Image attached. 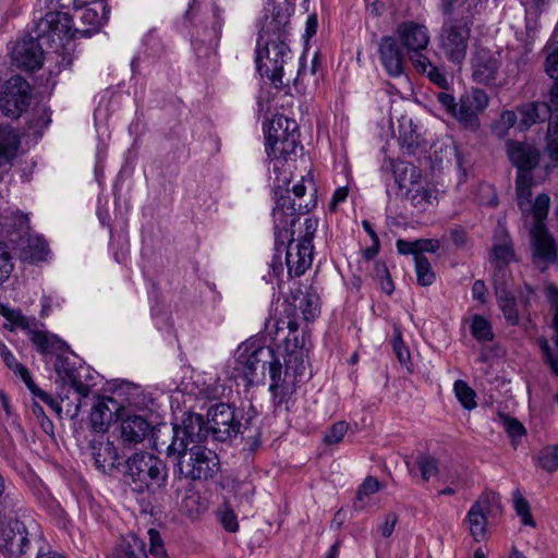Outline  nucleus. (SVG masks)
Returning <instances> with one entry per match:
<instances>
[{"label":"nucleus","instance_id":"f257e3e1","mask_svg":"<svg viewBox=\"0 0 558 558\" xmlns=\"http://www.w3.org/2000/svg\"><path fill=\"white\" fill-rule=\"evenodd\" d=\"M275 206L272 208L275 251L270 267L274 276L283 271L280 253L286 251V266L289 277L302 276L313 263V239L317 231L318 220L308 217L304 220L303 233L294 240L291 229L301 215L310 213L316 207V201L311 199L296 204L290 199V191L278 186L274 192Z\"/></svg>","mask_w":558,"mask_h":558},{"label":"nucleus","instance_id":"f03ea898","mask_svg":"<svg viewBox=\"0 0 558 558\" xmlns=\"http://www.w3.org/2000/svg\"><path fill=\"white\" fill-rule=\"evenodd\" d=\"M202 415L184 413L182 422L174 424L167 456L177 460L181 475L193 481L213 478L220 469L215 451L206 448V430L202 428Z\"/></svg>","mask_w":558,"mask_h":558},{"label":"nucleus","instance_id":"7ed1b4c3","mask_svg":"<svg viewBox=\"0 0 558 558\" xmlns=\"http://www.w3.org/2000/svg\"><path fill=\"white\" fill-rule=\"evenodd\" d=\"M254 416L243 409L232 404L218 402L207 410V422L202 417V428L206 430V438L211 435L217 441H227L242 435L247 439L251 450L260 445V432L254 426Z\"/></svg>","mask_w":558,"mask_h":558},{"label":"nucleus","instance_id":"20e7f679","mask_svg":"<svg viewBox=\"0 0 558 558\" xmlns=\"http://www.w3.org/2000/svg\"><path fill=\"white\" fill-rule=\"evenodd\" d=\"M276 362L277 354L271 347L262 344L257 339H248L236 348L228 368L231 378L243 379L250 386L263 383L267 368L271 377Z\"/></svg>","mask_w":558,"mask_h":558},{"label":"nucleus","instance_id":"39448f33","mask_svg":"<svg viewBox=\"0 0 558 558\" xmlns=\"http://www.w3.org/2000/svg\"><path fill=\"white\" fill-rule=\"evenodd\" d=\"M506 154L517 169L515 193L518 205L522 208L531 203L532 187L543 181V175L536 177L534 173L541 167L543 153L534 143L508 140Z\"/></svg>","mask_w":558,"mask_h":558},{"label":"nucleus","instance_id":"423d86ee","mask_svg":"<svg viewBox=\"0 0 558 558\" xmlns=\"http://www.w3.org/2000/svg\"><path fill=\"white\" fill-rule=\"evenodd\" d=\"M123 476L133 492L155 493L166 485L167 468L159 458L151 453L135 452L125 461Z\"/></svg>","mask_w":558,"mask_h":558},{"label":"nucleus","instance_id":"0eeeda50","mask_svg":"<svg viewBox=\"0 0 558 558\" xmlns=\"http://www.w3.org/2000/svg\"><path fill=\"white\" fill-rule=\"evenodd\" d=\"M185 17L195 28V43L205 44L216 50L221 38L223 11L210 0H190Z\"/></svg>","mask_w":558,"mask_h":558},{"label":"nucleus","instance_id":"6e6552de","mask_svg":"<svg viewBox=\"0 0 558 558\" xmlns=\"http://www.w3.org/2000/svg\"><path fill=\"white\" fill-rule=\"evenodd\" d=\"M54 45L52 53L58 64L59 73L62 68H68L72 64V58L64 51L59 52V48L64 49V41L61 40H48V38H40L36 34V38L29 37L17 41L12 51L13 63L25 71L34 72L43 66L45 59V51L43 45Z\"/></svg>","mask_w":558,"mask_h":558},{"label":"nucleus","instance_id":"1a4fd4ad","mask_svg":"<svg viewBox=\"0 0 558 558\" xmlns=\"http://www.w3.org/2000/svg\"><path fill=\"white\" fill-rule=\"evenodd\" d=\"M305 361L300 351L289 352L284 359V369L277 357L275 367H271V383L269 390L277 405L287 404L295 392L296 385L305 375Z\"/></svg>","mask_w":558,"mask_h":558},{"label":"nucleus","instance_id":"9d476101","mask_svg":"<svg viewBox=\"0 0 558 558\" xmlns=\"http://www.w3.org/2000/svg\"><path fill=\"white\" fill-rule=\"evenodd\" d=\"M300 145L299 124L284 114H276L269 123L265 150L270 159L287 160Z\"/></svg>","mask_w":558,"mask_h":558},{"label":"nucleus","instance_id":"9b49d317","mask_svg":"<svg viewBox=\"0 0 558 558\" xmlns=\"http://www.w3.org/2000/svg\"><path fill=\"white\" fill-rule=\"evenodd\" d=\"M291 58L289 41L262 43L257 39L255 58L257 71L262 76H267L276 87L282 85L283 68Z\"/></svg>","mask_w":558,"mask_h":558},{"label":"nucleus","instance_id":"f8f14e48","mask_svg":"<svg viewBox=\"0 0 558 558\" xmlns=\"http://www.w3.org/2000/svg\"><path fill=\"white\" fill-rule=\"evenodd\" d=\"M47 12L35 25V34L48 40L64 41L71 32V8L77 11L76 0H46Z\"/></svg>","mask_w":558,"mask_h":558},{"label":"nucleus","instance_id":"ddd939ff","mask_svg":"<svg viewBox=\"0 0 558 558\" xmlns=\"http://www.w3.org/2000/svg\"><path fill=\"white\" fill-rule=\"evenodd\" d=\"M471 27L465 19H447L439 32V49L451 63L461 65L465 60Z\"/></svg>","mask_w":558,"mask_h":558},{"label":"nucleus","instance_id":"4468645a","mask_svg":"<svg viewBox=\"0 0 558 558\" xmlns=\"http://www.w3.org/2000/svg\"><path fill=\"white\" fill-rule=\"evenodd\" d=\"M16 231L11 233V242L15 243L20 258L24 262L37 263L46 258L48 245L41 235L32 232L28 215L16 211L13 215Z\"/></svg>","mask_w":558,"mask_h":558},{"label":"nucleus","instance_id":"2eb2a0df","mask_svg":"<svg viewBox=\"0 0 558 558\" xmlns=\"http://www.w3.org/2000/svg\"><path fill=\"white\" fill-rule=\"evenodd\" d=\"M33 99L31 84L21 75H12L0 86V110L11 119H19Z\"/></svg>","mask_w":558,"mask_h":558},{"label":"nucleus","instance_id":"dca6fc26","mask_svg":"<svg viewBox=\"0 0 558 558\" xmlns=\"http://www.w3.org/2000/svg\"><path fill=\"white\" fill-rule=\"evenodd\" d=\"M3 316L13 328L26 331L28 339L41 354H50L63 350L66 343L56 335L38 328V322L34 317H27L19 310H7Z\"/></svg>","mask_w":558,"mask_h":558},{"label":"nucleus","instance_id":"f3484780","mask_svg":"<svg viewBox=\"0 0 558 558\" xmlns=\"http://www.w3.org/2000/svg\"><path fill=\"white\" fill-rule=\"evenodd\" d=\"M268 5H272V13L270 17H266L265 22L258 33V38L262 43H269L270 40L290 41V16L293 12V5L283 0H267Z\"/></svg>","mask_w":558,"mask_h":558},{"label":"nucleus","instance_id":"a211bd4d","mask_svg":"<svg viewBox=\"0 0 558 558\" xmlns=\"http://www.w3.org/2000/svg\"><path fill=\"white\" fill-rule=\"evenodd\" d=\"M109 10L104 1H96L89 7L82 8L80 11V26L74 27L71 16V32L64 36V41L75 38L77 35L88 38L98 33L100 27L107 22Z\"/></svg>","mask_w":558,"mask_h":558},{"label":"nucleus","instance_id":"6ab92c4d","mask_svg":"<svg viewBox=\"0 0 558 558\" xmlns=\"http://www.w3.org/2000/svg\"><path fill=\"white\" fill-rule=\"evenodd\" d=\"M501 66V56L486 48H478L471 58L472 78L477 84L494 85Z\"/></svg>","mask_w":558,"mask_h":558},{"label":"nucleus","instance_id":"aec40b11","mask_svg":"<svg viewBox=\"0 0 558 558\" xmlns=\"http://www.w3.org/2000/svg\"><path fill=\"white\" fill-rule=\"evenodd\" d=\"M488 105L487 94L480 88H472L464 93L459 102L454 117L464 128L474 130L478 126V113Z\"/></svg>","mask_w":558,"mask_h":558},{"label":"nucleus","instance_id":"412c9836","mask_svg":"<svg viewBox=\"0 0 558 558\" xmlns=\"http://www.w3.org/2000/svg\"><path fill=\"white\" fill-rule=\"evenodd\" d=\"M396 34L402 46L407 49L411 61L416 56H424L429 44V33L424 24L414 21H404L397 26Z\"/></svg>","mask_w":558,"mask_h":558},{"label":"nucleus","instance_id":"4be33fe9","mask_svg":"<svg viewBox=\"0 0 558 558\" xmlns=\"http://www.w3.org/2000/svg\"><path fill=\"white\" fill-rule=\"evenodd\" d=\"M495 499V494L483 493L468 511L464 522L468 524L470 534L475 542H482L486 538L487 514Z\"/></svg>","mask_w":558,"mask_h":558},{"label":"nucleus","instance_id":"5701e85b","mask_svg":"<svg viewBox=\"0 0 558 558\" xmlns=\"http://www.w3.org/2000/svg\"><path fill=\"white\" fill-rule=\"evenodd\" d=\"M378 56L388 75L399 77L404 73L407 61L397 38L392 36L381 37L378 44Z\"/></svg>","mask_w":558,"mask_h":558},{"label":"nucleus","instance_id":"b1692460","mask_svg":"<svg viewBox=\"0 0 558 558\" xmlns=\"http://www.w3.org/2000/svg\"><path fill=\"white\" fill-rule=\"evenodd\" d=\"M541 109L544 110V113H550V117L558 109V77L550 89L548 104L530 102L518 108L520 116V130H527L535 123L539 122L542 120Z\"/></svg>","mask_w":558,"mask_h":558},{"label":"nucleus","instance_id":"393cba45","mask_svg":"<svg viewBox=\"0 0 558 558\" xmlns=\"http://www.w3.org/2000/svg\"><path fill=\"white\" fill-rule=\"evenodd\" d=\"M531 242L535 262L547 265L557 260L556 243L546 226H532Z\"/></svg>","mask_w":558,"mask_h":558},{"label":"nucleus","instance_id":"a878e982","mask_svg":"<svg viewBox=\"0 0 558 558\" xmlns=\"http://www.w3.org/2000/svg\"><path fill=\"white\" fill-rule=\"evenodd\" d=\"M95 465L106 474H111L120 465V457L113 442L109 440L90 441Z\"/></svg>","mask_w":558,"mask_h":558},{"label":"nucleus","instance_id":"bb28decb","mask_svg":"<svg viewBox=\"0 0 558 558\" xmlns=\"http://www.w3.org/2000/svg\"><path fill=\"white\" fill-rule=\"evenodd\" d=\"M150 430V424L141 415H130L121 422L120 437L125 446L142 442Z\"/></svg>","mask_w":558,"mask_h":558},{"label":"nucleus","instance_id":"cd10ccee","mask_svg":"<svg viewBox=\"0 0 558 558\" xmlns=\"http://www.w3.org/2000/svg\"><path fill=\"white\" fill-rule=\"evenodd\" d=\"M117 410L118 404L112 398L98 399L89 415L92 429L96 433H106Z\"/></svg>","mask_w":558,"mask_h":558},{"label":"nucleus","instance_id":"c85d7f7f","mask_svg":"<svg viewBox=\"0 0 558 558\" xmlns=\"http://www.w3.org/2000/svg\"><path fill=\"white\" fill-rule=\"evenodd\" d=\"M545 150L551 163H546L543 167L542 180H545L553 169L558 167V109L549 119Z\"/></svg>","mask_w":558,"mask_h":558},{"label":"nucleus","instance_id":"c756f323","mask_svg":"<svg viewBox=\"0 0 558 558\" xmlns=\"http://www.w3.org/2000/svg\"><path fill=\"white\" fill-rule=\"evenodd\" d=\"M20 136L10 125H0V165L10 163L17 154Z\"/></svg>","mask_w":558,"mask_h":558},{"label":"nucleus","instance_id":"7c9ffc66","mask_svg":"<svg viewBox=\"0 0 558 558\" xmlns=\"http://www.w3.org/2000/svg\"><path fill=\"white\" fill-rule=\"evenodd\" d=\"M413 65L416 71L425 74L428 80L438 87L446 89L449 86L445 71L433 64L426 56H416V58H413Z\"/></svg>","mask_w":558,"mask_h":558},{"label":"nucleus","instance_id":"2f4dec72","mask_svg":"<svg viewBox=\"0 0 558 558\" xmlns=\"http://www.w3.org/2000/svg\"><path fill=\"white\" fill-rule=\"evenodd\" d=\"M117 558H147L146 545L135 534L123 537L116 549Z\"/></svg>","mask_w":558,"mask_h":558},{"label":"nucleus","instance_id":"473e14b6","mask_svg":"<svg viewBox=\"0 0 558 558\" xmlns=\"http://www.w3.org/2000/svg\"><path fill=\"white\" fill-rule=\"evenodd\" d=\"M497 302L505 319L511 326H517L520 323V315L517 308L515 298L504 288H498L496 291Z\"/></svg>","mask_w":558,"mask_h":558},{"label":"nucleus","instance_id":"72a5a7b5","mask_svg":"<svg viewBox=\"0 0 558 558\" xmlns=\"http://www.w3.org/2000/svg\"><path fill=\"white\" fill-rule=\"evenodd\" d=\"M392 173L396 184L399 189L407 187V182L414 185L420 178L418 169L409 162L397 161L392 162Z\"/></svg>","mask_w":558,"mask_h":558},{"label":"nucleus","instance_id":"f704fd0d","mask_svg":"<svg viewBox=\"0 0 558 558\" xmlns=\"http://www.w3.org/2000/svg\"><path fill=\"white\" fill-rule=\"evenodd\" d=\"M294 307L300 310L306 322L313 320L319 313L318 296L313 292H300L294 296Z\"/></svg>","mask_w":558,"mask_h":558},{"label":"nucleus","instance_id":"c9c22d12","mask_svg":"<svg viewBox=\"0 0 558 558\" xmlns=\"http://www.w3.org/2000/svg\"><path fill=\"white\" fill-rule=\"evenodd\" d=\"M14 373L20 376V378L25 383L31 392L38 397L43 402L50 405L52 409H58L59 404L52 399V397L46 391L41 390L33 380L28 369L21 363H19L14 368Z\"/></svg>","mask_w":558,"mask_h":558},{"label":"nucleus","instance_id":"e433bc0d","mask_svg":"<svg viewBox=\"0 0 558 558\" xmlns=\"http://www.w3.org/2000/svg\"><path fill=\"white\" fill-rule=\"evenodd\" d=\"M51 122V112L46 107L34 109L31 119L27 121V131L36 137H40Z\"/></svg>","mask_w":558,"mask_h":558},{"label":"nucleus","instance_id":"4c0bfd02","mask_svg":"<svg viewBox=\"0 0 558 558\" xmlns=\"http://www.w3.org/2000/svg\"><path fill=\"white\" fill-rule=\"evenodd\" d=\"M95 374L86 365H80L72 384V388L78 393L80 398L87 397L90 388L96 385Z\"/></svg>","mask_w":558,"mask_h":558},{"label":"nucleus","instance_id":"58836bf2","mask_svg":"<svg viewBox=\"0 0 558 558\" xmlns=\"http://www.w3.org/2000/svg\"><path fill=\"white\" fill-rule=\"evenodd\" d=\"M415 464L420 471L421 477L424 482H428L432 477L436 476L439 472V461L429 453H420L416 457Z\"/></svg>","mask_w":558,"mask_h":558},{"label":"nucleus","instance_id":"ea45409f","mask_svg":"<svg viewBox=\"0 0 558 558\" xmlns=\"http://www.w3.org/2000/svg\"><path fill=\"white\" fill-rule=\"evenodd\" d=\"M471 333L478 342L492 341L494 332L490 323L482 315H474L471 324Z\"/></svg>","mask_w":558,"mask_h":558},{"label":"nucleus","instance_id":"a19ab883","mask_svg":"<svg viewBox=\"0 0 558 558\" xmlns=\"http://www.w3.org/2000/svg\"><path fill=\"white\" fill-rule=\"evenodd\" d=\"M414 263L417 283L422 287L432 286L436 276L428 258L424 255L416 256Z\"/></svg>","mask_w":558,"mask_h":558},{"label":"nucleus","instance_id":"79ce46f5","mask_svg":"<svg viewBox=\"0 0 558 558\" xmlns=\"http://www.w3.org/2000/svg\"><path fill=\"white\" fill-rule=\"evenodd\" d=\"M453 390L461 405L466 410H473L477 403L475 401V391L462 379L454 381Z\"/></svg>","mask_w":558,"mask_h":558},{"label":"nucleus","instance_id":"37998d69","mask_svg":"<svg viewBox=\"0 0 558 558\" xmlns=\"http://www.w3.org/2000/svg\"><path fill=\"white\" fill-rule=\"evenodd\" d=\"M380 488H381V484L378 482L377 478H375L373 476H367L363 481V483L359 486L354 507L360 510L364 509L365 498L371 495H374Z\"/></svg>","mask_w":558,"mask_h":558},{"label":"nucleus","instance_id":"c03bdc74","mask_svg":"<svg viewBox=\"0 0 558 558\" xmlns=\"http://www.w3.org/2000/svg\"><path fill=\"white\" fill-rule=\"evenodd\" d=\"M21 506V499L10 493H5L4 478L0 474V517L14 513Z\"/></svg>","mask_w":558,"mask_h":558},{"label":"nucleus","instance_id":"a18cd8bd","mask_svg":"<svg viewBox=\"0 0 558 558\" xmlns=\"http://www.w3.org/2000/svg\"><path fill=\"white\" fill-rule=\"evenodd\" d=\"M549 205L550 197L547 194L542 193L536 196L532 204V215L534 219L533 226H546L545 220L548 215Z\"/></svg>","mask_w":558,"mask_h":558},{"label":"nucleus","instance_id":"49530a36","mask_svg":"<svg viewBox=\"0 0 558 558\" xmlns=\"http://www.w3.org/2000/svg\"><path fill=\"white\" fill-rule=\"evenodd\" d=\"M407 197L414 207L425 208L426 205L432 203L433 191L416 183L408 189Z\"/></svg>","mask_w":558,"mask_h":558},{"label":"nucleus","instance_id":"de8ad7c7","mask_svg":"<svg viewBox=\"0 0 558 558\" xmlns=\"http://www.w3.org/2000/svg\"><path fill=\"white\" fill-rule=\"evenodd\" d=\"M518 121V116L512 110H505L500 113L499 119L495 122L493 126V133L499 137L504 138L508 135V132L511 128L515 125Z\"/></svg>","mask_w":558,"mask_h":558},{"label":"nucleus","instance_id":"09e8293b","mask_svg":"<svg viewBox=\"0 0 558 558\" xmlns=\"http://www.w3.org/2000/svg\"><path fill=\"white\" fill-rule=\"evenodd\" d=\"M78 366H75L71 360L63 355H57L54 362V369L60 378L68 381L71 386L75 379Z\"/></svg>","mask_w":558,"mask_h":558},{"label":"nucleus","instance_id":"8fccbe9b","mask_svg":"<svg viewBox=\"0 0 558 558\" xmlns=\"http://www.w3.org/2000/svg\"><path fill=\"white\" fill-rule=\"evenodd\" d=\"M492 256L498 267L507 266L513 257V248L510 241L504 240L500 243H495L492 248Z\"/></svg>","mask_w":558,"mask_h":558},{"label":"nucleus","instance_id":"3c124183","mask_svg":"<svg viewBox=\"0 0 558 558\" xmlns=\"http://www.w3.org/2000/svg\"><path fill=\"white\" fill-rule=\"evenodd\" d=\"M538 464L542 469L554 472L558 469V449L556 446L545 447L537 457Z\"/></svg>","mask_w":558,"mask_h":558},{"label":"nucleus","instance_id":"603ef678","mask_svg":"<svg viewBox=\"0 0 558 558\" xmlns=\"http://www.w3.org/2000/svg\"><path fill=\"white\" fill-rule=\"evenodd\" d=\"M392 350L401 365L409 366L411 363V355L408 347L402 340L401 331L395 329L393 338L391 340Z\"/></svg>","mask_w":558,"mask_h":558},{"label":"nucleus","instance_id":"864d4df0","mask_svg":"<svg viewBox=\"0 0 558 558\" xmlns=\"http://www.w3.org/2000/svg\"><path fill=\"white\" fill-rule=\"evenodd\" d=\"M513 505L517 514L521 518L522 523L524 525L535 526V522L530 511V505L519 492H517L514 495Z\"/></svg>","mask_w":558,"mask_h":558},{"label":"nucleus","instance_id":"5fc2aeb1","mask_svg":"<svg viewBox=\"0 0 558 558\" xmlns=\"http://www.w3.org/2000/svg\"><path fill=\"white\" fill-rule=\"evenodd\" d=\"M181 507L191 517L206 508L205 504L202 501V497L196 492L187 493L182 499Z\"/></svg>","mask_w":558,"mask_h":558},{"label":"nucleus","instance_id":"6e6d98bb","mask_svg":"<svg viewBox=\"0 0 558 558\" xmlns=\"http://www.w3.org/2000/svg\"><path fill=\"white\" fill-rule=\"evenodd\" d=\"M13 269L12 256L5 242L0 241V284L10 276Z\"/></svg>","mask_w":558,"mask_h":558},{"label":"nucleus","instance_id":"4d7b16f0","mask_svg":"<svg viewBox=\"0 0 558 558\" xmlns=\"http://www.w3.org/2000/svg\"><path fill=\"white\" fill-rule=\"evenodd\" d=\"M147 534L149 538V554L154 558H167V550L160 533L155 529H149Z\"/></svg>","mask_w":558,"mask_h":558},{"label":"nucleus","instance_id":"13d9d810","mask_svg":"<svg viewBox=\"0 0 558 558\" xmlns=\"http://www.w3.org/2000/svg\"><path fill=\"white\" fill-rule=\"evenodd\" d=\"M348 428L349 425L344 421L336 422L325 434L324 441L327 445H335L340 442L347 434Z\"/></svg>","mask_w":558,"mask_h":558},{"label":"nucleus","instance_id":"bf43d9fd","mask_svg":"<svg viewBox=\"0 0 558 558\" xmlns=\"http://www.w3.org/2000/svg\"><path fill=\"white\" fill-rule=\"evenodd\" d=\"M375 275L380 281L383 292L390 295L395 290L393 281L390 277L387 266L384 263H376Z\"/></svg>","mask_w":558,"mask_h":558},{"label":"nucleus","instance_id":"052dcab7","mask_svg":"<svg viewBox=\"0 0 558 558\" xmlns=\"http://www.w3.org/2000/svg\"><path fill=\"white\" fill-rule=\"evenodd\" d=\"M400 145L407 149L409 154H414L420 146V134L413 130H404L399 133Z\"/></svg>","mask_w":558,"mask_h":558},{"label":"nucleus","instance_id":"680f3d73","mask_svg":"<svg viewBox=\"0 0 558 558\" xmlns=\"http://www.w3.org/2000/svg\"><path fill=\"white\" fill-rule=\"evenodd\" d=\"M219 520L226 531L235 533L239 530V523L234 511L229 508V506H223V508L218 511Z\"/></svg>","mask_w":558,"mask_h":558},{"label":"nucleus","instance_id":"e2e57ef3","mask_svg":"<svg viewBox=\"0 0 558 558\" xmlns=\"http://www.w3.org/2000/svg\"><path fill=\"white\" fill-rule=\"evenodd\" d=\"M398 521L399 515L396 512H388L379 521L377 530L384 538H388L392 535Z\"/></svg>","mask_w":558,"mask_h":558},{"label":"nucleus","instance_id":"0e129e2a","mask_svg":"<svg viewBox=\"0 0 558 558\" xmlns=\"http://www.w3.org/2000/svg\"><path fill=\"white\" fill-rule=\"evenodd\" d=\"M538 344L545 362L549 365L551 372L558 376V355L554 353L546 338H539Z\"/></svg>","mask_w":558,"mask_h":558},{"label":"nucleus","instance_id":"69168bd1","mask_svg":"<svg viewBox=\"0 0 558 558\" xmlns=\"http://www.w3.org/2000/svg\"><path fill=\"white\" fill-rule=\"evenodd\" d=\"M545 71L548 76L555 80V84L558 77V43L550 47L545 61Z\"/></svg>","mask_w":558,"mask_h":558},{"label":"nucleus","instance_id":"338daca9","mask_svg":"<svg viewBox=\"0 0 558 558\" xmlns=\"http://www.w3.org/2000/svg\"><path fill=\"white\" fill-rule=\"evenodd\" d=\"M502 423L506 432L513 440L521 438L525 434L524 426L517 418L505 415L502 416Z\"/></svg>","mask_w":558,"mask_h":558},{"label":"nucleus","instance_id":"774afa93","mask_svg":"<svg viewBox=\"0 0 558 558\" xmlns=\"http://www.w3.org/2000/svg\"><path fill=\"white\" fill-rule=\"evenodd\" d=\"M397 251L402 255H413L414 259L416 256H422L423 254H417V240L416 241H407L403 239H398L396 242Z\"/></svg>","mask_w":558,"mask_h":558}]
</instances>
